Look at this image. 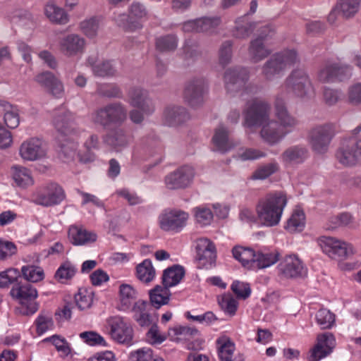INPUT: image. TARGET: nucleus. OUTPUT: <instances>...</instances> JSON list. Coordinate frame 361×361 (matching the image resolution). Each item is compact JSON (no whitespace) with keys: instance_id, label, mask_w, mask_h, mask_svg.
Here are the masks:
<instances>
[{"instance_id":"14","label":"nucleus","mask_w":361,"mask_h":361,"mask_svg":"<svg viewBox=\"0 0 361 361\" xmlns=\"http://www.w3.org/2000/svg\"><path fill=\"white\" fill-rule=\"evenodd\" d=\"M111 338L118 343L131 345L133 338V329L123 317L115 316L108 319Z\"/></svg>"},{"instance_id":"11","label":"nucleus","mask_w":361,"mask_h":361,"mask_svg":"<svg viewBox=\"0 0 361 361\" xmlns=\"http://www.w3.org/2000/svg\"><path fill=\"white\" fill-rule=\"evenodd\" d=\"M286 87L300 98L310 97L314 92L308 75L302 69L294 70L290 73L286 80Z\"/></svg>"},{"instance_id":"19","label":"nucleus","mask_w":361,"mask_h":361,"mask_svg":"<svg viewBox=\"0 0 361 361\" xmlns=\"http://www.w3.org/2000/svg\"><path fill=\"white\" fill-rule=\"evenodd\" d=\"M60 51L66 56L73 57L81 55L86 47V40L78 34H68L59 42Z\"/></svg>"},{"instance_id":"41","label":"nucleus","mask_w":361,"mask_h":361,"mask_svg":"<svg viewBox=\"0 0 361 361\" xmlns=\"http://www.w3.org/2000/svg\"><path fill=\"white\" fill-rule=\"evenodd\" d=\"M137 277L142 282L149 283L155 276V269L151 260L145 259L136 267Z\"/></svg>"},{"instance_id":"32","label":"nucleus","mask_w":361,"mask_h":361,"mask_svg":"<svg viewBox=\"0 0 361 361\" xmlns=\"http://www.w3.org/2000/svg\"><path fill=\"white\" fill-rule=\"evenodd\" d=\"M148 306L149 303L147 301L138 300L130 309L133 314L134 319L141 326H148L150 323V316L147 311Z\"/></svg>"},{"instance_id":"26","label":"nucleus","mask_w":361,"mask_h":361,"mask_svg":"<svg viewBox=\"0 0 361 361\" xmlns=\"http://www.w3.org/2000/svg\"><path fill=\"white\" fill-rule=\"evenodd\" d=\"M78 143L71 138H66L60 141L59 144V156L63 161H71L75 159L76 156L78 157L81 162L87 163L94 159V156L92 154H88L87 156H81L79 153L77 154Z\"/></svg>"},{"instance_id":"18","label":"nucleus","mask_w":361,"mask_h":361,"mask_svg":"<svg viewBox=\"0 0 361 361\" xmlns=\"http://www.w3.org/2000/svg\"><path fill=\"white\" fill-rule=\"evenodd\" d=\"M196 263L199 269H209L215 263L216 254L214 243L207 238H200L196 246Z\"/></svg>"},{"instance_id":"33","label":"nucleus","mask_w":361,"mask_h":361,"mask_svg":"<svg viewBox=\"0 0 361 361\" xmlns=\"http://www.w3.org/2000/svg\"><path fill=\"white\" fill-rule=\"evenodd\" d=\"M233 257L244 267L251 269L255 267V252L254 250L241 246H235L232 250Z\"/></svg>"},{"instance_id":"48","label":"nucleus","mask_w":361,"mask_h":361,"mask_svg":"<svg viewBox=\"0 0 361 361\" xmlns=\"http://www.w3.org/2000/svg\"><path fill=\"white\" fill-rule=\"evenodd\" d=\"M221 20L218 16L202 17L198 18L197 25L199 26V32H207L213 34L216 32V29L219 26Z\"/></svg>"},{"instance_id":"51","label":"nucleus","mask_w":361,"mask_h":361,"mask_svg":"<svg viewBox=\"0 0 361 361\" xmlns=\"http://www.w3.org/2000/svg\"><path fill=\"white\" fill-rule=\"evenodd\" d=\"M23 278L30 282L37 283L44 277V273L41 267L35 266H23L21 269Z\"/></svg>"},{"instance_id":"59","label":"nucleus","mask_w":361,"mask_h":361,"mask_svg":"<svg viewBox=\"0 0 361 361\" xmlns=\"http://www.w3.org/2000/svg\"><path fill=\"white\" fill-rule=\"evenodd\" d=\"M37 326V332L39 335H42L47 331L52 329L54 322L50 315H46L41 313L35 321Z\"/></svg>"},{"instance_id":"55","label":"nucleus","mask_w":361,"mask_h":361,"mask_svg":"<svg viewBox=\"0 0 361 361\" xmlns=\"http://www.w3.org/2000/svg\"><path fill=\"white\" fill-rule=\"evenodd\" d=\"M228 79L233 85L242 87L248 79V73L245 69L229 70V71H227V80Z\"/></svg>"},{"instance_id":"22","label":"nucleus","mask_w":361,"mask_h":361,"mask_svg":"<svg viewBox=\"0 0 361 361\" xmlns=\"http://www.w3.org/2000/svg\"><path fill=\"white\" fill-rule=\"evenodd\" d=\"M279 270L286 278L302 277L307 274V267L295 255L286 256L279 264Z\"/></svg>"},{"instance_id":"3","label":"nucleus","mask_w":361,"mask_h":361,"mask_svg":"<svg viewBox=\"0 0 361 361\" xmlns=\"http://www.w3.org/2000/svg\"><path fill=\"white\" fill-rule=\"evenodd\" d=\"M127 118V109L119 102L107 104L94 110L90 115L91 122L106 128L111 125H121Z\"/></svg>"},{"instance_id":"44","label":"nucleus","mask_w":361,"mask_h":361,"mask_svg":"<svg viewBox=\"0 0 361 361\" xmlns=\"http://www.w3.org/2000/svg\"><path fill=\"white\" fill-rule=\"evenodd\" d=\"M212 149L221 154L226 152V127L224 125L215 129L212 139Z\"/></svg>"},{"instance_id":"57","label":"nucleus","mask_w":361,"mask_h":361,"mask_svg":"<svg viewBox=\"0 0 361 361\" xmlns=\"http://www.w3.org/2000/svg\"><path fill=\"white\" fill-rule=\"evenodd\" d=\"M154 355L149 348H142L133 351L129 355L130 361H152Z\"/></svg>"},{"instance_id":"27","label":"nucleus","mask_w":361,"mask_h":361,"mask_svg":"<svg viewBox=\"0 0 361 361\" xmlns=\"http://www.w3.org/2000/svg\"><path fill=\"white\" fill-rule=\"evenodd\" d=\"M190 119V114L185 107L179 106H167L163 113V120L169 126H177Z\"/></svg>"},{"instance_id":"58","label":"nucleus","mask_w":361,"mask_h":361,"mask_svg":"<svg viewBox=\"0 0 361 361\" xmlns=\"http://www.w3.org/2000/svg\"><path fill=\"white\" fill-rule=\"evenodd\" d=\"M176 336H179V339L190 340L200 335V331L194 327L178 326L171 329Z\"/></svg>"},{"instance_id":"38","label":"nucleus","mask_w":361,"mask_h":361,"mask_svg":"<svg viewBox=\"0 0 361 361\" xmlns=\"http://www.w3.org/2000/svg\"><path fill=\"white\" fill-rule=\"evenodd\" d=\"M184 270L180 266H174L166 269L163 274V284L166 288L177 285L184 276Z\"/></svg>"},{"instance_id":"62","label":"nucleus","mask_w":361,"mask_h":361,"mask_svg":"<svg viewBox=\"0 0 361 361\" xmlns=\"http://www.w3.org/2000/svg\"><path fill=\"white\" fill-rule=\"evenodd\" d=\"M57 77L50 71H43L35 77V81L45 90Z\"/></svg>"},{"instance_id":"15","label":"nucleus","mask_w":361,"mask_h":361,"mask_svg":"<svg viewBox=\"0 0 361 361\" xmlns=\"http://www.w3.org/2000/svg\"><path fill=\"white\" fill-rule=\"evenodd\" d=\"M64 198L63 188L56 183H50L35 193L34 202L44 207H51L60 204Z\"/></svg>"},{"instance_id":"2","label":"nucleus","mask_w":361,"mask_h":361,"mask_svg":"<svg viewBox=\"0 0 361 361\" xmlns=\"http://www.w3.org/2000/svg\"><path fill=\"white\" fill-rule=\"evenodd\" d=\"M287 202L286 194L281 191L269 193L259 199L255 208L258 222L266 227L277 226Z\"/></svg>"},{"instance_id":"37","label":"nucleus","mask_w":361,"mask_h":361,"mask_svg":"<svg viewBox=\"0 0 361 361\" xmlns=\"http://www.w3.org/2000/svg\"><path fill=\"white\" fill-rule=\"evenodd\" d=\"M102 18L92 16L81 21L79 24L80 31L88 38L93 39L98 35Z\"/></svg>"},{"instance_id":"53","label":"nucleus","mask_w":361,"mask_h":361,"mask_svg":"<svg viewBox=\"0 0 361 361\" xmlns=\"http://www.w3.org/2000/svg\"><path fill=\"white\" fill-rule=\"evenodd\" d=\"M279 170L276 163H269L257 168L252 175L254 180H264Z\"/></svg>"},{"instance_id":"40","label":"nucleus","mask_w":361,"mask_h":361,"mask_svg":"<svg viewBox=\"0 0 361 361\" xmlns=\"http://www.w3.org/2000/svg\"><path fill=\"white\" fill-rule=\"evenodd\" d=\"M169 297L170 292L166 286L161 287L157 286L149 292L151 303L156 308H159L161 306L167 304L169 300Z\"/></svg>"},{"instance_id":"29","label":"nucleus","mask_w":361,"mask_h":361,"mask_svg":"<svg viewBox=\"0 0 361 361\" xmlns=\"http://www.w3.org/2000/svg\"><path fill=\"white\" fill-rule=\"evenodd\" d=\"M137 291L130 284L123 283L119 287L120 310L128 311L137 300Z\"/></svg>"},{"instance_id":"31","label":"nucleus","mask_w":361,"mask_h":361,"mask_svg":"<svg viewBox=\"0 0 361 361\" xmlns=\"http://www.w3.org/2000/svg\"><path fill=\"white\" fill-rule=\"evenodd\" d=\"M13 179L20 188H27L34 184V179L30 169L22 166H14L11 169Z\"/></svg>"},{"instance_id":"43","label":"nucleus","mask_w":361,"mask_h":361,"mask_svg":"<svg viewBox=\"0 0 361 361\" xmlns=\"http://www.w3.org/2000/svg\"><path fill=\"white\" fill-rule=\"evenodd\" d=\"M337 8L346 18L354 16L359 11L360 0H338Z\"/></svg>"},{"instance_id":"17","label":"nucleus","mask_w":361,"mask_h":361,"mask_svg":"<svg viewBox=\"0 0 361 361\" xmlns=\"http://www.w3.org/2000/svg\"><path fill=\"white\" fill-rule=\"evenodd\" d=\"M194 176L195 171L192 166H183L166 176L164 183L169 190L185 188L192 183Z\"/></svg>"},{"instance_id":"6","label":"nucleus","mask_w":361,"mask_h":361,"mask_svg":"<svg viewBox=\"0 0 361 361\" xmlns=\"http://www.w3.org/2000/svg\"><path fill=\"white\" fill-rule=\"evenodd\" d=\"M128 14L119 13L114 17L118 26L127 31H136L142 28V20L147 18L148 11L142 3L133 1L128 8Z\"/></svg>"},{"instance_id":"49","label":"nucleus","mask_w":361,"mask_h":361,"mask_svg":"<svg viewBox=\"0 0 361 361\" xmlns=\"http://www.w3.org/2000/svg\"><path fill=\"white\" fill-rule=\"evenodd\" d=\"M315 319L322 329H327L334 326L335 323V315L329 310L322 308L316 313Z\"/></svg>"},{"instance_id":"46","label":"nucleus","mask_w":361,"mask_h":361,"mask_svg":"<svg viewBox=\"0 0 361 361\" xmlns=\"http://www.w3.org/2000/svg\"><path fill=\"white\" fill-rule=\"evenodd\" d=\"M305 225V216L304 212L301 210H295L288 219L285 228L288 231L293 233L302 231Z\"/></svg>"},{"instance_id":"50","label":"nucleus","mask_w":361,"mask_h":361,"mask_svg":"<svg viewBox=\"0 0 361 361\" xmlns=\"http://www.w3.org/2000/svg\"><path fill=\"white\" fill-rule=\"evenodd\" d=\"M77 271V268L70 261L62 263L55 273V278L63 282V281L72 279Z\"/></svg>"},{"instance_id":"34","label":"nucleus","mask_w":361,"mask_h":361,"mask_svg":"<svg viewBox=\"0 0 361 361\" xmlns=\"http://www.w3.org/2000/svg\"><path fill=\"white\" fill-rule=\"evenodd\" d=\"M69 237L73 245H80L87 243L94 242L97 235L85 229L73 226L69 229Z\"/></svg>"},{"instance_id":"63","label":"nucleus","mask_w":361,"mask_h":361,"mask_svg":"<svg viewBox=\"0 0 361 361\" xmlns=\"http://www.w3.org/2000/svg\"><path fill=\"white\" fill-rule=\"evenodd\" d=\"M56 347V350L61 353L63 356H67L71 353V348L68 342L59 336L54 335L49 338Z\"/></svg>"},{"instance_id":"1","label":"nucleus","mask_w":361,"mask_h":361,"mask_svg":"<svg viewBox=\"0 0 361 361\" xmlns=\"http://www.w3.org/2000/svg\"><path fill=\"white\" fill-rule=\"evenodd\" d=\"M271 106L262 99H255L247 104L244 113L245 126L248 128L261 126L260 136L269 145L281 142L288 131L283 130L279 123L270 118Z\"/></svg>"},{"instance_id":"45","label":"nucleus","mask_w":361,"mask_h":361,"mask_svg":"<svg viewBox=\"0 0 361 361\" xmlns=\"http://www.w3.org/2000/svg\"><path fill=\"white\" fill-rule=\"evenodd\" d=\"M104 141L114 147H124L127 146L129 142L126 132L121 128H118L107 135Z\"/></svg>"},{"instance_id":"12","label":"nucleus","mask_w":361,"mask_h":361,"mask_svg":"<svg viewBox=\"0 0 361 361\" xmlns=\"http://www.w3.org/2000/svg\"><path fill=\"white\" fill-rule=\"evenodd\" d=\"M274 32V29L268 25L259 28V37L252 40L248 48V56L252 62L258 63L271 54V50L264 44L263 39Z\"/></svg>"},{"instance_id":"23","label":"nucleus","mask_w":361,"mask_h":361,"mask_svg":"<svg viewBox=\"0 0 361 361\" xmlns=\"http://www.w3.org/2000/svg\"><path fill=\"white\" fill-rule=\"evenodd\" d=\"M336 347V338L329 332L317 336V343L311 350V361H319L330 355Z\"/></svg>"},{"instance_id":"60","label":"nucleus","mask_w":361,"mask_h":361,"mask_svg":"<svg viewBox=\"0 0 361 361\" xmlns=\"http://www.w3.org/2000/svg\"><path fill=\"white\" fill-rule=\"evenodd\" d=\"M231 288L238 299L245 300L251 293V289L249 284L238 281H234L232 283Z\"/></svg>"},{"instance_id":"7","label":"nucleus","mask_w":361,"mask_h":361,"mask_svg":"<svg viewBox=\"0 0 361 361\" xmlns=\"http://www.w3.org/2000/svg\"><path fill=\"white\" fill-rule=\"evenodd\" d=\"M208 92V84L202 77H195L188 80L183 90V99L192 108L203 106Z\"/></svg>"},{"instance_id":"20","label":"nucleus","mask_w":361,"mask_h":361,"mask_svg":"<svg viewBox=\"0 0 361 361\" xmlns=\"http://www.w3.org/2000/svg\"><path fill=\"white\" fill-rule=\"evenodd\" d=\"M128 102L135 108L140 109L147 115H152L155 111V104L149 92L140 87H133L128 93Z\"/></svg>"},{"instance_id":"35","label":"nucleus","mask_w":361,"mask_h":361,"mask_svg":"<svg viewBox=\"0 0 361 361\" xmlns=\"http://www.w3.org/2000/svg\"><path fill=\"white\" fill-rule=\"evenodd\" d=\"M192 212L195 223L201 228L211 225L213 221L214 214L206 205L197 206Z\"/></svg>"},{"instance_id":"25","label":"nucleus","mask_w":361,"mask_h":361,"mask_svg":"<svg viewBox=\"0 0 361 361\" xmlns=\"http://www.w3.org/2000/svg\"><path fill=\"white\" fill-rule=\"evenodd\" d=\"M274 116L279 126L283 130H288V133L298 123L297 118L288 112L284 100L280 97H277L274 102Z\"/></svg>"},{"instance_id":"61","label":"nucleus","mask_w":361,"mask_h":361,"mask_svg":"<svg viewBox=\"0 0 361 361\" xmlns=\"http://www.w3.org/2000/svg\"><path fill=\"white\" fill-rule=\"evenodd\" d=\"M80 337L90 345H106L104 338L94 331L82 332L80 334Z\"/></svg>"},{"instance_id":"13","label":"nucleus","mask_w":361,"mask_h":361,"mask_svg":"<svg viewBox=\"0 0 361 361\" xmlns=\"http://www.w3.org/2000/svg\"><path fill=\"white\" fill-rule=\"evenodd\" d=\"M19 155L25 161H40L47 158V149L42 140L32 137L21 143Z\"/></svg>"},{"instance_id":"16","label":"nucleus","mask_w":361,"mask_h":361,"mask_svg":"<svg viewBox=\"0 0 361 361\" xmlns=\"http://www.w3.org/2000/svg\"><path fill=\"white\" fill-rule=\"evenodd\" d=\"M352 68L348 65L338 63H326L317 73V80L323 83L333 82L336 80H343L351 75Z\"/></svg>"},{"instance_id":"10","label":"nucleus","mask_w":361,"mask_h":361,"mask_svg":"<svg viewBox=\"0 0 361 361\" xmlns=\"http://www.w3.org/2000/svg\"><path fill=\"white\" fill-rule=\"evenodd\" d=\"M334 136L333 125L326 123L314 126L309 131L308 142L314 152L324 154L327 152Z\"/></svg>"},{"instance_id":"24","label":"nucleus","mask_w":361,"mask_h":361,"mask_svg":"<svg viewBox=\"0 0 361 361\" xmlns=\"http://www.w3.org/2000/svg\"><path fill=\"white\" fill-rule=\"evenodd\" d=\"M53 125L62 135H71L73 131L74 116L65 106L56 109L53 113Z\"/></svg>"},{"instance_id":"52","label":"nucleus","mask_w":361,"mask_h":361,"mask_svg":"<svg viewBox=\"0 0 361 361\" xmlns=\"http://www.w3.org/2000/svg\"><path fill=\"white\" fill-rule=\"evenodd\" d=\"M4 119L8 128H16L20 123L18 110L16 106L6 104L4 109Z\"/></svg>"},{"instance_id":"47","label":"nucleus","mask_w":361,"mask_h":361,"mask_svg":"<svg viewBox=\"0 0 361 361\" xmlns=\"http://www.w3.org/2000/svg\"><path fill=\"white\" fill-rule=\"evenodd\" d=\"M156 48L161 52L174 51L178 46V38L173 35H166L156 39Z\"/></svg>"},{"instance_id":"9","label":"nucleus","mask_w":361,"mask_h":361,"mask_svg":"<svg viewBox=\"0 0 361 361\" xmlns=\"http://www.w3.org/2000/svg\"><path fill=\"white\" fill-rule=\"evenodd\" d=\"M319 245L323 252L332 259H347L355 252L351 243L334 237L322 236Z\"/></svg>"},{"instance_id":"42","label":"nucleus","mask_w":361,"mask_h":361,"mask_svg":"<svg viewBox=\"0 0 361 361\" xmlns=\"http://www.w3.org/2000/svg\"><path fill=\"white\" fill-rule=\"evenodd\" d=\"M255 266L259 269L269 267L276 263L279 259L277 252H255Z\"/></svg>"},{"instance_id":"30","label":"nucleus","mask_w":361,"mask_h":361,"mask_svg":"<svg viewBox=\"0 0 361 361\" xmlns=\"http://www.w3.org/2000/svg\"><path fill=\"white\" fill-rule=\"evenodd\" d=\"M46 17L53 23L66 25L69 21V16L66 11L54 2H49L44 6Z\"/></svg>"},{"instance_id":"5","label":"nucleus","mask_w":361,"mask_h":361,"mask_svg":"<svg viewBox=\"0 0 361 361\" xmlns=\"http://www.w3.org/2000/svg\"><path fill=\"white\" fill-rule=\"evenodd\" d=\"M10 295L18 301L19 307L17 310L22 315L30 316L38 310L39 303L36 301L38 292L32 286L16 283L11 288Z\"/></svg>"},{"instance_id":"54","label":"nucleus","mask_w":361,"mask_h":361,"mask_svg":"<svg viewBox=\"0 0 361 361\" xmlns=\"http://www.w3.org/2000/svg\"><path fill=\"white\" fill-rule=\"evenodd\" d=\"M20 277L19 271L14 268L8 269L6 271L0 272V288L8 287L10 284L18 281Z\"/></svg>"},{"instance_id":"39","label":"nucleus","mask_w":361,"mask_h":361,"mask_svg":"<svg viewBox=\"0 0 361 361\" xmlns=\"http://www.w3.org/2000/svg\"><path fill=\"white\" fill-rule=\"evenodd\" d=\"M96 92L100 97L109 99L121 98L123 96L120 87L114 82H103L97 84Z\"/></svg>"},{"instance_id":"8","label":"nucleus","mask_w":361,"mask_h":361,"mask_svg":"<svg viewBox=\"0 0 361 361\" xmlns=\"http://www.w3.org/2000/svg\"><path fill=\"white\" fill-rule=\"evenodd\" d=\"M190 214L179 209H166L158 216L159 228L166 232L179 233L187 226Z\"/></svg>"},{"instance_id":"4","label":"nucleus","mask_w":361,"mask_h":361,"mask_svg":"<svg viewBox=\"0 0 361 361\" xmlns=\"http://www.w3.org/2000/svg\"><path fill=\"white\" fill-rule=\"evenodd\" d=\"M298 61L295 50H284L274 54L262 68V75L267 80L273 81L281 78L284 71Z\"/></svg>"},{"instance_id":"21","label":"nucleus","mask_w":361,"mask_h":361,"mask_svg":"<svg viewBox=\"0 0 361 361\" xmlns=\"http://www.w3.org/2000/svg\"><path fill=\"white\" fill-rule=\"evenodd\" d=\"M336 157L344 166H353L359 161L357 140L355 138L343 140L338 147Z\"/></svg>"},{"instance_id":"28","label":"nucleus","mask_w":361,"mask_h":361,"mask_svg":"<svg viewBox=\"0 0 361 361\" xmlns=\"http://www.w3.org/2000/svg\"><path fill=\"white\" fill-rule=\"evenodd\" d=\"M307 148L301 145H294L287 148L281 155V161L287 165L300 164L307 157Z\"/></svg>"},{"instance_id":"36","label":"nucleus","mask_w":361,"mask_h":361,"mask_svg":"<svg viewBox=\"0 0 361 361\" xmlns=\"http://www.w3.org/2000/svg\"><path fill=\"white\" fill-rule=\"evenodd\" d=\"M92 71L94 75L102 78L113 77L116 74L117 70L116 63L114 61H103L96 63H92L90 60Z\"/></svg>"},{"instance_id":"64","label":"nucleus","mask_w":361,"mask_h":361,"mask_svg":"<svg viewBox=\"0 0 361 361\" xmlns=\"http://www.w3.org/2000/svg\"><path fill=\"white\" fill-rule=\"evenodd\" d=\"M348 98L351 104H361V82L353 84L349 87Z\"/></svg>"},{"instance_id":"56","label":"nucleus","mask_w":361,"mask_h":361,"mask_svg":"<svg viewBox=\"0 0 361 361\" xmlns=\"http://www.w3.org/2000/svg\"><path fill=\"white\" fill-rule=\"evenodd\" d=\"M94 293L87 290H80L75 299L79 309L83 310L90 308L93 302Z\"/></svg>"}]
</instances>
